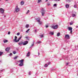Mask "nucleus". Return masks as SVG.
Returning a JSON list of instances; mask_svg holds the SVG:
<instances>
[{
    "label": "nucleus",
    "mask_w": 78,
    "mask_h": 78,
    "mask_svg": "<svg viewBox=\"0 0 78 78\" xmlns=\"http://www.w3.org/2000/svg\"><path fill=\"white\" fill-rule=\"evenodd\" d=\"M72 1V0H67V2H69Z\"/></svg>",
    "instance_id": "obj_35"
},
{
    "label": "nucleus",
    "mask_w": 78,
    "mask_h": 78,
    "mask_svg": "<svg viewBox=\"0 0 78 78\" xmlns=\"http://www.w3.org/2000/svg\"><path fill=\"white\" fill-rule=\"evenodd\" d=\"M70 33H71V34L72 33V30H70Z\"/></svg>",
    "instance_id": "obj_41"
},
{
    "label": "nucleus",
    "mask_w": 78,
    "mask_h": 78,
    "mask_svg": "<svg viewBox=\"0 0 78 78\" xmlns=\"http://www.w3.org/2000/svg\"><path fill=\"white\" fill-rule=\"evenodd\" d=\"M70 25H73V22H71L70 23Z\"/></svg>",
    "instance_id": "obj_28"
},
{
    "label": "nucleus",
    "mask_w": 78,
    "mask_h": 78,
    "mask_svg": "<svg viewBox=\"0 0 78 78\" xmlns=\"http://www.w3.org/2000/svg\"><path fill=\"white\" fill-rule=\"evenodd\" d=\"M42 43V42H41V41H39L38 42H37V44H41Z\"/></svg>",
    "instance_id": "obj_23"
},
{
    "label": "nucleus",
    "mask_w": 78,
    "mask_h": 78,
    "mask_svg": "<svg viewBox=\"0 0 78 78\" xmlns=\"http://www.w3.org/2000/svg\"><path fill=\"white\" fill-rule=\"evenodd\" d=\"M22 36H21L20 37V38H19L17 40L18 42L19 41H20V39H21V38H22Z\"/></svg>",
    "instance_id": "obj_12"
},
{
    "label": "nucleus",
    "mask_w": 78,
    "mask_h": 78,
    "mask_svg": "<svg viewBox=\"0 0 78 78\" xmlns=\"http://www.w3.org/2000/svg\"><path fill=\"white\" fill-rule=\"evenodd\" d=\"M29 12H30V10H28L26 14H28V13H29Z\"/></svg>",
    "instance_id": "obj_29"
},
{
    "label": "nucleus",
    "mask_w": 78,
    "mask_h": 78,
    "mask_svg": "<svg viewBox=\"0 0 78 78\" xmlns=\"http://www.w3.org/2000/svg\"><path fill=\"white\" fill-rule=\"evenodd\" d=\"M34 41H33V43L32 44L30 47V48H31L32 47H33V46H34Z\"/></svg>",
    "instance_id": "obj_13"
},
{
    "label": "nucleus",
    "mask_w": 78,
    "mask_h": 78,
    "mask_svg": "<svg viewBox=\"0 0 78 78\" xmlns=\"http://www.w3.org/2000/svg\"><path fill=\"white\" fill-rule=\"evenodd\" d=\"M74 8H76V5H75L74 6Z\"/></svg>",
    "instance_id": "obj_36"
},
{
    "label": "nucleus",
    "mask_w": 78,
    "mask_h": 78,
    "mask_svg": "<svg viewBox=\"0 0 78 78\" xmlns=\"http://www.w3.org/2000/svg\"><path fill=\"white\" fill-rule=\"evenodd\" d=\"M49 34H51V35H53L54 34L53 33L51 32H50L49 33Z\"/></svg>",
    "instance_id": "obj_17"
},
{
    "label": "nucleus",
    "mask_w": 78,
    "mask_h": 78,
    "mask_svg": "<svg viewBox=\"0 0 78 78\" xmlns=\"http://www.w3.org/2000/svg\"><path fill=\"white\" fill-rule=\"evenodd\" d=\"M24 4V2L22 1H21L20 2L21 5H23Z\"/></svg>",
    "instance_id": "obj_15"
},
{
    "label": "nucleus",
    "mask_w": 78,
    "mask_h": 78,
    "mask_svg": "<svg viewBox=\"0 0 78 78\" xmlns=\"http://www.w3.org/2000/svg\"><path fill=\"white\" fill-rule=\"evenodd\" d=\"M48 0H46V1H45V2H47V1H48Z\"/></svg>",
    "instance_id": "obj_51"
},
{
    "label": "nucleus",
    "mask_w": 78,
    "mask_h": 78,
    "mask_svg": "<svg viewBox=\"0 0 78 78\" xmlns=\"http://www.w3.org/2000/svg\"><path fill=\"white\" fill-rule=\"evenodd\" d=\"M18 44L19 45H21L23 44V42H21L19 43Z\"/></svg>",
    "instance_id": "obj_20"
},
{
    "label": "nucleus",
    "mask_w": 78,
    "mask_h": 78,
    "mask_svg": "<svg viewBox=\"0 0 78 78\" xmlns=\"http://www.w3.org/2000/svg\"><path fill=\"white\" fill-rule=\"evenodd\" d=\"M65 37L66 39H70V35H69L66 34L65 36Z\"/></svg>",
    "instance_id": "obj_8"
},
{
    "label": "nucleus",
    "mask_w": 78,
    "mask_h": 78,
    "mask_svg": "<svg viewBox=\"0 0 78 78\" xmlns=\"http://www.w3.org/2000/svg\"><path fill=\"white\" fill-rule=\"evenodd\" d=\"M34 58H36V55H34Z\"/></svg>",
    "instance_id": "obj_52"
},
{
    "label": "nucleus",
    "mask_w": 78,
    "mask_h": 78,
    "mask_svg": "<svg viewBox=\"0 0 78 78\" xmlns=\"http://www.w3.org/2000/svg\"><path fill=\"white\" fill-rule=\"evenodd\" d=\"M8 41L6 40H3V42H4V43H6V42H8Z\"/></svg>",
    "instance_id": "obj_14"
},
{
    "label": "nucleus",
    "mask_w": 78,
    "mask_h": 78,
    "mask_svg": "<svg viewBox=\"0 0 78 78\" xmlns=\"http://www.w3.org/2000/svg\"><path fill=\"white\" fill-rule=\"evenodd\" d=\"M68 30L69 31H70V30H72V27H68Z\"/></svg>",
    "instance_id": "obj_16"
},
{
    "label": "nucleus",
    "mask_w": 78,
    "mask_h": 78,
    "mask_svg": "<svg viewBox=\"0 0 78 78\" xmlns=\"http://www.w3.org/2000/svg\"><path fill=\"white\" fill-rule=\"evenodd\" d=\"M3 71H5V69H2V70H1L0 72V73H1V72H3Z\"/></svg>",
    "instance_id": "obj_26"
},
{
    "label": "nucleus",
    "mask_w": 78,
    "mask_h": 78,
    "mask_svg": "<svg viewBox=\"0 0 78 78\" xmlns=\"http://www.w3.org/2000/svg\"><path fill=\"white\" fill-rule=\"evenodd\" d=\"M41 11V12L42 16H44L45 14V10H44V8H42Z\"/></svg>",
    "instance_id": "obj_2"
},
{
    "label": "nucleus",
    "mask_w": 78,
    "mask_h": 78,
    "mask_svg": "<svg viewBox=\"0 0 78 78\" xmlns=\"http://www.w3.org/2000/svg\"><path fill=\"white\" fill-rule=\"evenodd\" d=\"M29 75H31V73H30V72L29 73Z\"/></svg>",
    "instance_id": "obj_48"
},
{
    "label": "nucleus",
    "mask_w": 78,
    "mask_h": 78,
    "mask_svg": "<svg viewBox=\"0 0 78 78\" xmlns=\"http://www.w3.org/2000/svg\"><path fill=\"white\" fill-rule=\"evenodd\" d=\"M0 63H2V61H0Z\"/></svg>",
    "instance_id": "obj_54"
},
{
    "label": "nucleus",
    "mask_w": 78,
    "mask_h": 78,
    "mask_svg": "<svg viewBox=\"0 0 78 78\" xmlns=\"http://www.w3.org/2000/svg\"><path fill=\"white\" fill-rule=\"evenodd\" d=\"M30 52H28V53H27V55H26L27 56V57L28 56H30Z\"/></svg>",
    "instance_id": "obj_11"
},
{
    "label": "nucleus",
    "mask_w": 78,
    "mask_h": 78,
    "mask_svg": "<svg viewBox=\"0 0 78 78\" xmlns=\"http://www.w3.org/2000/svg\"><path fill=\"white\" fill-rule=\"evenodd\" d=\"M40 55V53L39 52L38 53V55Z\"/></svg>",
    "instance_id": "obj_50"
},
{
    "label": "nucleus",
    "mask_w": 78,
    "mask_h": 78,
    "mask_svg": "<svg viewBox=\"0 0 78 78\" xmlns=\"http://www.w3.org/2000/svg\"><path fill=\"white\" fill-rule=\"evenodd\" d=\"M17 57L16 56V57H14V59H17Z\"/></svg>",
    "instance_id": "obj_32"
},
{
    "label": "nucleus",
    "mask_w": 78,
    "mask_h": 78,
    "mask_svg": "<svg viewBox=\"0 0 78 78\" xmlns=\"http://www.w3.org/2000/svg\"><path fill=\"white\" fill-rule=\"evenodd\" d=\"M72 16L73 17H75V16H76V15L74 13H73Z\"/></svg>",
    "instance_id": "obj_18"
},
{
    "label": "nucleus",
    "mask_w": 78,
    "mask_h": 78,
    "mask_svg": "<svg viewBox=\"0 0 78 78\" xmlns=\"http://www.w3.org/2000/svg\"><path fill=\"white\" fill-rule=\"evenodd\" d=\"M24 60L21 59V60H19L18 61V62H20L21 63L19 65V66H23V62Z\"/></svg>",
    "instance_id": "obj_1"
},
{
    "label": "nucleus",
    "mask_w": 78,
    "mask_h": 78,
    "mask_svg": "<svg viewBox=\"0 0 78 78\" xmlns=\"http://www.w3.org/2000/svg\"><path fill=\"white\" fill-rule=\"evenodd\" d=\"M3 52L0 51V56H2V55H3Z\"/></svg>",
    "instance_id": "obj_21"
},
{
    "label": "nucleus",
    "mask_w": 78,
    "mask_h": 78,
    "mask_svg": "<svg viewBox=\"0 0 78 78\" xmlns=\"http://www.w3.org/2000/svg\"><path fill=\"white\" fill-rule=\"evenodd\" d=\"M53 6H57L56 4H54V5Z\"/></svg>",
    "instance_id": "obj_37"
},
{
    "label": "nucleus",
    "mask_w": 78,
    "mask_h": 78,
    "mask_svg": "<svg viewBox=\"0 0 78 78\" xmlns=\"http://www.w3.org/2000/svg\"><path fill=\"white\" fill-rule=\"evenodd\" d=\"M48 64H46L44 65V67H48Z\"/></svg>",
    "instance_id": "obj_25"
},
{
    "label": "nucleus",
    "mask_w": 78,
    "mask_h": 78,
    "mask_svg": "<svg viewBox=\"0 0 78 78\" xmlns=\"http://www.w3.org/2000/svg\"><path fill=\"white\" fill-rule=\"evenodd\" d=\"M28 43V42L27 41H25L24 42H23V45H26Z\"/></svg>",
    "instance_id": "obj_9"
},
{
    "label": "nucleus",
    "mask_w": 78,
    "mask_h": 78,
    "mask_svg": "<svg viewBox=\"0 0 78 78\" xmlns=\"http://www.w3.org/2000/svg\"><path fill=\"white\" fill-rule=\"evenodd\" d=\"M5 10L2 8L0 9V12L2 14H3Z\"/></svg>",
    "instance_id": "obj_7"
},
{
    "label": "nucleus",
    "mask_w": 78,
    "mask_h": 78,
    "mask_svg": "<svg viewBox=\"0 0 78 78\" xmlns=\"http://www.w3.org/2000/svg\"><path fill=\"white\" fill-rule=\"evenodd\" d=\"M41 37H44V35H41Z\"/></svg>",
    "instance_id": "obj_38"
},
{
    "label": "nucleus",
    "mask_w": 78,
    "mask_h": 78,
    "mask_svg": "<svg viewBox=\"0 0 78 78\" xmlns=\"http://www.w3.org/2000/svg\"><path fill=\"white\" fill-rule=\"evenodd\" d=\"M29 27V24H27L26 25V28H28Z\"/></svg>",
    "instance_id": "obj_22"
},
{
    "label": "nucleus",
    "mask_w": 78,
    "mask_h": 78,
    "mask_svg": "<svg viewBox=\"0 0 78 78\" xmlns=\"http://www.w3.org/2000/svg\"><path fill=\"white\" fill-rule=\"evenodd\" d=\"M42 2L41 0H38V3H40V2Z\"/></svg>",
    "instance_id": "obj_27"
},
{
    "label": "nucleus",
    "mask_w": 78,
    "mask_h": 78,
    "mask_svg": "<svg viewBox=\"0 0 78 78\" xmlns=\"http://www.w3.org/2000/svg\"><path fill=\"white\" fill-rule=\"evenodd\" d=\"M16 50H19V48H16Z\"/></svg>",
    "instance_id": "obj_53"
},
{
    "label": "nucleus",
    "mask_w": 78,
    "mask_h": 78,
    "mask_svg": "<svg viewBox=\"0 0 78 78\" xmlns=\"http://www.w3.org/2000/svg\"><path fill=\"white\" fill-rule=\"evenodd\" d=\"M17 36H19V35H20V33L19 32L17 33Z\"/></svg>",
    "instance_id": "obj_31"
},
{
    "label": "nucleus",
    "mask_w": 78,
    "mask_h": 78,
    "mask_svg": "<svg viewBox=\"0 0 78 78\" xmlns=\"http://www.w3.org/2000/svg\"><path fill=\"white\" fill-rule=\"evenodd\" d=\"M4 17H6V16L5 15V16H4Z\"/></svg>",
    "instance_id": "obj_55"
},
{
    "label": "nucleus",
    "mask_w": 78,
    "mask_h": 78,
    "mask_svg": "<svg viewBox=\"0 0 78 78\" xmlns=\"http://www.w3.org/2000/svg\"><path fill=\"white\" fill-rule=\"evenodd\" d=\"M30 30V29H29L28 30H27L26 31V33H28V31H29Z\"/></svg>",
    "instance_id": "obj_30"
},
{
    "label": "nucleus",
    "mask_w": 78,
    "mask_h": 78,
    "mask_svg": "<svg viewBox=\"0 0 78 78\" xmlns=\"http://www.w3.org/2000/svg\"><path fill=\"white\" fill-rule=\"evenodd\" d=\"M60 35V33L59 32L57 34V36H59Z\"/></svg>",
    "instance_id": "obj_24"
},
{
    "label": "nucleus",
    "mask_w": 78,
    "mask_h": 78,
    "mask_svg": "<svg viewBox=\"0 0 78 78\" xmlns=\"http://www.w3.org/2000/svg\"><path fill=\"white\" fill-rule=\"evenodd\" d=\"M51 70H55V69H51Z\"/></svg>",
    "instance_id": "obj_45"
},
{
    "label": "nucleus",
    "mask_w": 78,
    "mask_h": 78,
    "mask_svg": "<svg viewBox=\"0 0 78 78\" xmlns=\"http://www.w3.org/2000/svg\"><path fill=\"white\" fill-rule=\"evenodd\" d=\"M66 8H69V5L68 4H66Z\"/></svg>",
    "instance_id": "obj_19"
},
{
    "label": "nucleus",
    "mask_w": 78,
    "mask_h": 78,
    "mask_svg": "<svg viewBox=\"0 0 78 78\" xmlns=\"http://www.w3.org/2000/svg\"><path fill=\"white\" fill-rule=\"evenodd\" d=\"M55 1H57V0H58V1H60V0H54Z\"/></svg>",
    "instance_id": "obj_47"
},
{
    "label": "nucleus",
    "mask_w": 78,
    "mask_h": 78,
    "mask_svg": "<svg viewBox=\"0 0 78 78\" xmlns=\"http://www.w3.org/2000/svg\"><path fill=\"white\" fill-rule=\"evenodd\" d=\"M17 37L15 36V39H14L13 41L14 42H18L17 40Z\"/></svg>",
    "instance_id": "obj_6"
},
{
    "label": "nucleus",
    "mask_w": 78,
    "mask_h": 78,
    "mask_svg": "<svg viewBox=\"0 0 78 78\" xmlns=\"http://www.w3.org/2000/svg\"><path fill=\"white\" fill-rule=\"evenodd\" d=\"M6 1H8V0H5Z\"/></svg>",
    "instance_id": "obj_56"
},
{
    "label": "nucleus",
    "mask_w": 78,
    "mask_h": 78,
    "mask_svg": "<svg viewBox=\"0 0 78 78\" xmlns=\"http://www.w3.org/2000/svg\"><path fill=\"white\" fill-rule=\"evenodd\" d=\"M36 20H37V22L39 23L40 25L42 24V22H41V20L40 19H35Z\"/></svg>",
    "instance_id": "obj_4"
},
{
    "label": "nucleus",
    "mask_w": 78,
    "mask_h": 78,
    "mask_svg": "<svg viewBox=\"0 0 78 78\" xmlns=\"http://www.w3.org/2000/svg\"><path fill=\"white\" fill-rule=\"evenodd\" d=\"M13 54H16V51H13Z\"/></svg>",
    "instance_id": "obj_33"
},
{
    "label": "nucleus",
    "mask_w": 78,
    "mask_h": 78,
    "mask_svg": "<svg viewBox=\"0 0 78 78\" xmlns=\"http://www.w3.org/2000/svg\"><path fill=\"white\" fill-rule=\"evenodd\" d=\"M12 53H10L9 55L11 56H12Z\"/></svg>",
    "instance_id": "obj_34"
},
{
    "label": "nucleus",
    "mask_w": 78,
    "mask_h": 78,
    "mask_svg": "<svg viewBox=\"0 0 78 78\" xmlns=\"http://www.w3.org/2000/svg\"><path fill=\"white\" fill-rule=\"evenodd\" d=\"M10 31H9L8 33V34H9V35L10 34Z\"/></svg>",
    "instance_id": "obj_39"
},
{
    "label": "nucleus",
    "mask_w": 78,
    "mask_h": 78,
    "mask_svg": "<svg viewBox=\"0 0 78 78\" xmlns=\"http://www.w3.org/2000/svg\"><path fill=\"white\" fill-rule=\"evenodd\" d=\"M10 47H8L7 48H6L5 49V50L6 51H8V52H9V51L10 50Z\"/></svg>",
    "instance_id": "obj_10"
},
{
    "label": "nucleus",
    "mask_w": 78,
    "mask_h": 78,
    "mask_svg": "<svg viewBox=\"0 0 78 78\" xmlns=\"http://www.w3.org/2000/svg\"><path fill=\"white\" fill-rule=\"evenodd\" d=\"M26 39H28V37H26Z\"/></svg>",
    "instance_id": "obj_49"
},
{
    "label": "nucleus",
    "mask_w": 78,
    "mask_h": 78,
    "mask_svg": "<svg viewBox=\"0 0 78 78\" xmlns=\"http://www.w3.org/2000/svg\"><path fill=\"white\" fill-rule=\"evenodd\" d=\"M58 25H56L55 26H53L52 27V28H53V29H57L58 28Z\"/></svg>",
    "instance_id": "obj_5"
},
{
    "label": "nucleus",
    "mask_w": 78,
    "mask_h": 78,
    "mask_svg": "<svg viewBox=\"0 0 78 78\" xmlns=\"http://www.w3.org/2000/svg\"><path fill=\"white\" fill-rule=\"evenodd\" d=\"M15 12H19V11H20V9L18 8V6H16L15 9Z\"/></svg>",
    "instance_id": "obj_3"
},
{
    "label": "nucleus",
    "mask_w": 78,
    "mask_h": 78,
    "mask_svg": "<svg viewBox=\"0 0 78 78\" xmlns=\"http://www.w3.org/2000/svg\"><path fill=\"white\" fill-rule=\"evenodd\" d=\"M50 63H51L50 62H49L48 63V65L50 64Z\"/></svg>",
    "instance_id": "obj_42"
},
{
    "label": "nucleus",
    "mask_w": 78,
    "mask_h": 78,
    "mask_svg": "<svg viewBox=\"0 0 78 78\" xmlns=\"http://www.w3.org/2000/svg\"><path fill=\"white\" fill-rule=\"evenodd\" d=\"M37 32V30H35V33H36Z\"/></svg>",
    "instance_id": "obj_40"
},
{
    "label": "nucleus",
    "mask_w": 78,
    "mask_h": 78,
    "mask_svg": "<svg viewBox=\"0 0 78 78\" xmlns=\"http://www.w3.org/2000/svg\"><path fill=\"white\" fill-rule=\"evenodd\" d=\"M69 63H67L66 64V65H69Z\"/></svg>",
    "instance_id": "obj_43"
},
{
    "label": "nucleus",
    "mask_w": 78,
    "mask_h": 78,
    "mask_svg": "<svg viewBox=\"0 0 78 78\" xmlns=\"http://www.w3.org/2000/svg\"><path fill=\"white\" fill-rule=\"evenodd\" d=\"M46 28H48V25L46 26Z\"/></svg>",
    "instance_id": "obj_44"
},
{
    "label": "nucleus",
    "mask_w": 78,
    "mask_h": 78,
    "mask_svg": "<svg viewBox=\"0 0 78 78\" xmlns=\"http://www.w3.org/2000/svg\"><path fill=\"white\" fill-rule=\"evenodd\" d=\"M48 6H50V4H48Z\"/></svg>",
    "instance_id": "obj_46"
}]
</instances>
